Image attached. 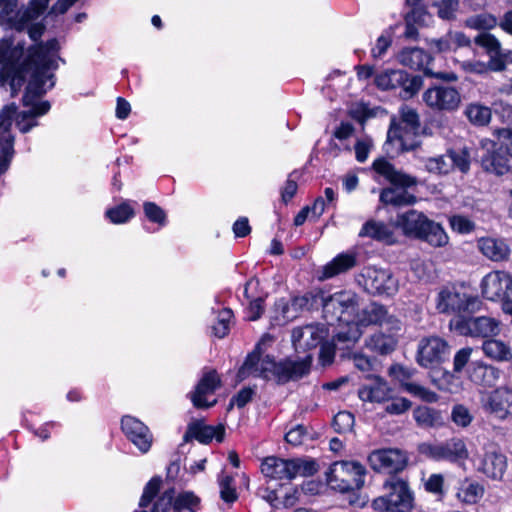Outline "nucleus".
Masks as SVG:
<instances>
[{
    "label": "nucleus",
    "instance_id": "f704fd0d",
    "mask_svg": "<svg viewBox=\"0 0 512 512\" xmlns=\"http://www.w3.org/2000/svg\"><path fill=\"white\" fill-rule=\"evenodd\" d=\"M356 265V256L352 253H341L323 267V278H332L345 273Z\"/></svg>",
    "mask_w": 512,
    "mask_h": 512
},
{
    "label": "nucleus",
    "instance_id": "ea45409f",
    "mask_svg": "<svg viewBox=\"0 0 512 512\" xmlns=\"http://www.w3.org/2000/svg\"><path fill=\"white\" fill-rule=\"evenodd\" d=\"M424 169L435 175H447L451 172V162L448 155H438L423 159Z\"/></svg>",
    "mask_w": 512,
    "mask_h": 512
},
{
    "label": "nucleus",
    "instance_id": "423d86ee",
    "mask_svg": "<svg viewBox=\"0 0 512 512\" xmlns=\"http://www.w3.org/2000/svg\"><path fill=\"white\" fill-rule=\"evenodd\" d=\"M481 304L477 296L467 294L454 285L440 288L435 297V308L439 313L459 317L477 312Z\"/></svg>",
    "mask_w": 512,
    "mask_h": 512
},
{
    "label": "nucleus",
    "instance_id": "6e6552de",
    "mask_svg": "<svg viewBox=\"0 0 512 512\" xmlns=\"http://www.w3.org/2000/svg\"><path fill=\"white\" fill-rule=\"evenodd\" d=\"M261 472L265 477L275 480H291L300 476H311L317 472L314 461L300 459H282L266 457L261 463Z\"/></svg>",
    "mask_w": 512,
    "mask_h": 512
},
{
    "label": "nucleus",
    "instance_id": "3c124183",
    "mask_svg": "<svg viewBox=\"0 0 512 512\" xmlns=\"http://www.w3.org/2000/svg\"><path fill=\"white\" fill-rule=\"evenodd\" d=\"M404 389L413 396H416L426 402L432 403L437 401L438 398L435 392L415 382L405 383Z\"/></svg>",
    "mask_w": 512,
    "mask_h": 512
},
{
    "label": "nucleus",
    "instance_id": "ddd939ff",
    "mask_svg": "<svg viewBox=\"0 0 512 512\" xmlns=\"http://www.w3.org/2000/svg\"><path fill=\"white\" fill-rule=\"evenodd\" d=\"M431 56L421 48H404L398 55V61L413 70H424L428 76L435 77L445 82H456L458 76L453 72L434 73L428 68Z\"/></svg>",
    "mask_w": 512,
    "mask_h": 512
},
{
    "label": "nucleus",
    "instance_id": "0e129e2a",
    "mask_svg": "<svg viewBox=\"0 0 512 512\" xmlns=\"http://www.w3.org/2000/svg\"><path fill=\"white\" fill-rule=\"evenodd\" d=\"M473 349L471 347H464L456 352L453 359V370L459 373L467 365L470 360Z\"/></svg>",
    "mask_w": 512,
    "mask_h": 512
},
{
    "label": "nucleus",
    "instance_id": "2eb2a0df",
    "mask_svg": "<svg viewBox=\"0 0 512 512\" xmlns=\"http://www.w3.org/2000/svg\"><path fill=\"white\" fill-rule=\"evenodd\" d=\"M407 456L398 448H384L370 453L368 461L373 470L386 473H397L407 465Z\"/></svg>",
    "mask_w": 512,
    "mask_h": 512
},
{
    "label": "nucleus",
    "instance_id": "a878e982",
    "mask_svg": "<svg viewBox=\"0 0 512 512\" xmlns=\"http://www.w3.org/2000/svg\"><path fill=\"white\" fill-rule=\"evenodd\" d=\"M365 378L369 383L363 384L358 391V396L362 401L381 403L389 399L391 389L382 377L367 374Z\"/></svg>",
    "mask_w": 512,
    "mask_h": 512
},
{
    "label": "nucleus",
    "instance_id": "603ef678",
    "mask_svg": "<svg viewBox=\"0 0 512 512\" xmlns=\"http://www.w3.org/2000/svg\"><path fill=\"white\" fill-rule=\"evenodd\" d=\"M145 216L149 221L157 223L160 226L166 224V213L165 211L154 202H145L143 204Z\"/></svg>",
    "mask_w": 512,
    "mask_h": 512
},
{
    "label": "nucleus",
    "instance_id": "6e6d98bb",
    "mask_svg": "<svg viewBox=\"0 0 512 512\" xmlns=\"http://www.w3.org/2000/svg\"><path fill=\"white\" fill-rule=\"evenodd\" d=\"M438 8L437 13L441 19L451 20L455 17V13L458 10V0H441L435 3Z\"/></svg>",
    "mask_w": 512,
    "mask_h": 512
},
{
    "label": "nucleus",
    "instance_id": "37998d69",
    "mask_svg": "<svg viewBox=\"0 0 512 512\" xmlns=\"http://www.w3.org/2000/svg\"><path fill=\"white\" fill-rule=\"evenodd\" d=\"M414 419L422 427H433L439 422V414L429 407H418L414 410Z\"/></svg>",
    "mask_w": 512,
    "mask_h": 512
},
{
    "label": "nucleus",
    "instance_id": "0eeeda50",
    "mask_svg": "<svg viewBox=\"0 0 512 512\" xmlns=\"http://www.w3.org/2000/svg\"><path fill=\"white\" fill-rule=\"evenodd\" d=\"M365 475V467L357 461H336L327 472V483L341 493L359 490L364 485Z\"/></svg>",
    "mask_w": 512,
    "mask_h": 512
},
{
    "label": "nucleus",
    "instance_id": "79ce46f5",
    "mask_svg": "<svg viewBox=\"0 0 512 512\" xmlns=\"http://www.w3.org/2000/svg\"><path fill=\"white\" fill-rule=\"evenodd\" d=\"M448 159L451 162V171L454 168L466 173L470 168V155L466 148L459 150H449L447 152Z\"/></svg>",
    "mask_w": 512,
    "mask_h": 512
},
{
    "label": "nucleus",
    "instance_id": "412c9836",
    "mask_svg": "<svg viewBox=\"0 0 512 512\" xmlns=\"http://www.w3.org/2000/svg\"><path fill=\"white\" fill-rule=\"evenodd\" d=\"M481 289L488 300L505 299L512 293V276L504 271L490 272L482 279Z\"/></svg>",
    "mask_w": 512,
    "mask_h": 512
},
{
    "label": "nucleus",
    "instance_id": "cd10ccee",
    "mask_svg": "<svg viewBox=\"0 0 512 512\" xmlns=\"http://www.w3.org/2000/svg\"><path fill=\"white\" fill-rule=\"evenodd\" d=\"M220 386V379L215 371L206 373L199 381L195 391L190 394V399L196 408L212 407L216 401L208 403L206 396L211 395Z\"/></svg>",
    "mask_w": 512,
    "mask_h": 512
},
{
    "label": "nucleus",
    "instance_id": "bb28decb",
    "mask_svg": "<svg viewBox=\"0 0 512 512\" xmlns=\"http://www.w3.org/2000/svg\"><path fill=\"white\" fill-rule=\"evenodd\" d=\"M373 169L391 184L408 188L417 185V178L401 170H397L389 161L384 158L376 159L373 162Z\"/></svg>",
    "mask_w": 512,
    "mask_h": 512
},
{
    "label": "nucleus",
    "instance_id": "13d9d810",
    "mask_svg": "<svg viewBox=\"0 0 512 512\" xmlns=\"http://www.w3.org/2000/svg\"><path fill=\"white\" fill-rule=\"evenodd\" d=\"M232 483L233 478L231 476H223L219 481L220 496L225 502H234L237 499Z\"/></svg>",
    "mask_w": 512,
    "mask_h": 512
},
{
    "label": "nucleus",
    "instance_id": "b1692460",
    "mask_svg": "<svg viewBox=\"0 0 512 512\" xmlns=\"http://www.w3.org/2000/svg\"><path fill=\"white\" fill-rule=\"evenodd\" d=\"M317 298L318 296L307 293L300 296H294L289 302L284 299H280L276 302V310L282 317L283 321H292L302 311L312 308L314 303H316Z\"/></svg>",
    "mask_w": 512,
    "mask_h": 512
},
{
    "label": "nucleus",
    "instance_id": "774afa93",
    "mask_svg": "<svg viewBox=\"0 0 512 512\" xmlns=\"http://www.w3.org/2000/svg\"><path fill=\"white\" fill-rule=\"evenodd\" d=\"M411 402L406 398H394L391 403L387 404L385 411L391 415H400L409 410Z\"/></svg>",
    "mask_w": 512,
    "mask_h": 512
},
{
    "label": "nucleus",
    "instance_id": "e433bc0d",
    "mask_svg": "<svg viewBox=\"0 0 512 512\" xmlns=\"http://www.w3.org/2000/svg\"><path fill=\"white\" fill-rule=\"evenodd\" d=\"M380 201L385 205L401 207L413 205L417 198L404 189L385 188L380 193Z\"/></svg>",
    "mask_w": 512,
    "mask_h": 512
},
{
    "label": "nucleus",
    "instance_id": "a18cd8bd",
    "mask_svg": "<svg viewBox=\"0 0 512 512\" xmlns=\"http://www.w3.org/2000/svg\"><path fill=\"white\" fill-rule=\"evenodd\" d=\"M199 503V498L192 492L179 494L174 502V512H195L194 507Z\"/></svg>",
    "mask_w": 512,
    "mask_h": 512
},
{
    "label": "nucleus",
    "instance_id": "c85d7f7f",
    "mask_svg": "<svg viewBox=\"0 0 512 512\" xmlns=\"http://www.w3.org/2000/svg\"><path fill=\"white\" fill-rule=\"evenodd\" d=\"M225 435V426L218 424L216 426L205 425L202 422H195L188 426V430L184 435V441H188L190 438H195L200 443L208 444L213 439L217 442H222Z\"/></svg>",
    "mask_w": 512,
    "mask_h": 512
},
{
    "label": "nucleus",
    "instance_id": "6ab92c4d",
    "mask_svg": "<svg viewBox=\"0 0 512 512\" xmlns=\"http://www.w3.org/2000/svg\"><path fill=\"white\" fill-rule=\"evenodd\" d=\"M456 329L463 335L488 339L498 336L501 331L500 322L488 316L459 320Z\"/></svg>",
    "mask_w": 512,
    "mask_h": 512
},
{
    "label": "nucleus",
    "instance_id": "4d7b16f0",
    "mask_svg": "<svg viewBox=\"0 0 512 512\" xmlns=\"http://www.w3.org/2000/svg\"><path fill=\"white\" fill-rule=\"evenodd\" d=\"M161 480L152 478L145 486L142 497L139 502L141 508H146L160 489Z\"/></svg>",
    "mask_w": 512,
    "mask_h": 512
},
{
    "label": "nucleus",
    "instance_id": "7c9ffc66",
    "mask_svg": "<svg viewBox=\"0 0 512 512\" xmlns=\"http://www.w3.org/2000/svg\"><path fill=\"white\" fill-rule=\"evenodd\" d=\"M481 350L490 360L497 363L512 361V348L510 344L501 339L492 337L483 341Z\"/></svg>",
    "mask_w": 512,
    "mask_h": 512
},
{
    "label": "nucleus",
    "instance_id": "bf43d9fd",
    "mask_svg": "<svg viewBox=\"0 0 512 512\" xmlns=\"http://www.w3.org/2000/svg\"><path fill=\"white\" fill-rule=\"evenodd\" d=\"M415 369L405 367L400 364L392 365L389 368V374L394 379L398 380L404 386L405 383H409L408 380L413 377Z\"/></svg>",
    "mask_w": 512,
    "mask_h": 512
},
{
    "label": "nucleus",
    "instance_id": "4c0bfd02",
    "mask_svg": "<svg viewBox=\"0 0 512 512\" xmlns=\"http://www.w3.org/2000/svg\"><path fill=\"white\" fill-rule=\"evenodd\" d=\"M365 345L371 351L379 354H389L396 348L397 340L392 335L375 333L366 339Z\"/></svg>",
    "mask_w": 512,
    "mask_h": 512
},
{
    "label": "nucleus",
    "instance_id": "e2e57ef3",
    "mask_svg": "<svg viewBox=\"0 0 512 512\" xmlns=\"http://www.w3.org/2000/svg\"><path fill=\"white\" fill-rule=\"evenodd\" d=\"M373 146L372 139L365 137L357 140L355 144V156L358 162L363 163L367 160L368 154Z\"/></svg>",
    "mask_w": 512,
    "mask_h": 512
},
{
    "label": "nucleus",
    "instance_id": "4468645a",
    "mask_svg": "<svg viewBox=\"0 0 512 512\" xmlns=\"http://www.w3.org/2000/svg\"><path fill=\"white\" fill-rule=\"evenodd\" d=\"M450 347L447 341L438 336H429L418 344L417 362L420 366L429 368L442 363L449 355Z\"/></svg>",
    "mask_w": 512,
    "mask_h": 512
},
{
    "label": "nucleus",
    "instance_id": "5701e85b",
    "mask_svg": "<svg viewBox=\"0 0 512 512\" xmlns=\"http://www.w3.org/2000/svg\"><path fill=\"white\" fill-rule=\"evenodd\" d=\"M50 0H31L27 7L15 9L12 17L5 24L21 31L35 23L34 21L43 14Z\"/></svg>",
    "mask_w": 512,
    "mask_h": 512
},
{
    "label": "nucleus",
    "instance_id": "4be33fe9",
    "mask_svg": "<svg viewBox=\"0 0 512 512\" xmlns=\"http://www.w3.org/2000/svg\"><path fill=\"white\" fill-rule=\"evenodd\" d=\"M121 427L126 437L142 453H147L150 450L153 437L149 428L143 422L132 416H124Z\"/></svg>",
    "mask_w": 512,
    "mask_h": 512
},
{
    "label": "nucleus",
    "instance_id": "5fc2aeb1",
    "mask_svg": "<svg viewBox=\"0 0 512 512\" xmlns=\"http://www.w3.org/2000/svg\"><path fill=\"white\" fill-rule=\"evenodd\" d=\"M452 421L460 427H467L471 424L473 416L464 405H455L451 412Z\"/></svg>",
    "mask_w": 512,
    "mask_h": 512
},
{
    "label": "nucleus",
    "instance_id": "69168bd1",
    "mask_svg": "<svg viewBox=\"0 0 512 512\" xmlns=\"http://www.w3.org/2000/svg\"><path fill=\"white\" fill-rule=\"evenodd\" d=\"M254 395V390L245 387L241 389L231 400L228 406V410H231L234 405L238 408H243L247 403H249Z\"/></svg>",
    "mask_w": 512,
    "mask_h": 512
},
{
    "label": "nucleus",
    "instance_id": "473e14b6",
    "mask_svg": "<svg viewBox=\"0 0 512 512\" xmlns=\"http://www.w3.org/2000/svg\"><path fill=\"white\" fill-rule=\"evenodd\" d=\"M500 377V370L492 365L477 361L472 363L469 378L477 385L492 387Z\"/></svg>",
    "mask_w": 512,
    "mask_h": 512
},
{
    "label": "nucleus",
    "instance_id": "338daca9",
    "mask_svg": "<svg viewBox=\"0 0 512 512\" xmlns=\"http://www.w3.org/2000/svg\"><path fill=\"white\" fill-rule=\"evenodd\" d=\"M450 225L454 231L461 234H467L474 229V223L464 216H453Z\"/></svg>",
    "mask_w": 512,
    "mask_h": 512
},
{
    "label": "nucleus",
    "instance_id": "c9c22d12",
    "mask_svg": "<svg viewBox=\"0 0 512 512\" xmlns=\"http://www.w3.org/2000/svg\"><path fill=\"white\" fill-rule=\"evenodd\" d=\"M337 327L333 331V339L347 347L355 344L361 337L362 331L359 324L352 320L351 322L336 323Z\"/></svg>",
    "mask_w": 512,
    "mask_h": 512
},
{
    "label": "nucleus",
    "instance_id": "052dcab7",
    "mask_svg": "<svg viewBox=\"0 0 512 512\" xmlns=\"http://www.w3.org/2000/svg\"><path fill=\"white\" fill-rule=\"evenodd\" d=\"M459 65H460V68L464 72L469 73V74L481 75V74L486 73L488 70H490L489 63L486 64L479 60H465V61L460 62Z\"/></svg>",
    "mask_w": 512,
    "mask_h": 512
},
{
    "label": "nucleus",
    "instance_id": "8fccbe9b",
    "mask_svg": "<svg viewBox=\"0 0 512 512\" xmlns=\"http://www.w3.org/2000/svg\"><path fill=\"white\" fill-rule=\"evenodd\" d=\"M368 324H382L387 318L386 308L377 303H371L364 311Z\"/></svg>",
    "mask_w": 512,
    "mask_h": 512
},
{
    "label": "nucleus",
    "instance_id": "f03ea898",
    "mask_svg": "<svg viewBox=\"0 0 512 512\" xmlns=\"http://www.w3.org/2000/svg\"><path fill=\"white\" fill-rule=\"evenodd\" d=\"M311 357L298 361L284 360L275 362L269 356L261 358L258 353H251L238 371V377L243 380L249 376L261 377L285 383L296 380L309 372Z\"/></svg>",
    "mask_w": 512,
    "mask_h": 512
},
{
    "label": "nucleus",
    "instance_id": "dca6fc26",
    "mask_svg": "<svg viewBox=\"0 0 512 512\" xmlns=\"http://www.w3.org/2000/svg\"><path fill=\"white\" fill-rule=\"evenodd\" d=\"M362 277L365 289L372 294L393 295L398 290V281L389 270L366 267Z\"/></svg>",
    "mask_w": 512,
    "mask_h": 512
},
{
    "label": "nucleus",
    "instance_id": "864d4df0",
    "mask_svg": "<svg viewBox=\"0 0 512 512\" xmlns=\"http://www.w3.org/2000/svg\"><path fill=\"white\" fill-rule=\"evenodd\" d=\"M354 416L347 411H341L334 416L333 428L338 433H345L352 429Z\"/></svg>",
    "mask_w": 512,
    "mask_h": 512
},
{
    "label": "nucleus",
    "instance_id": "393cba45",
    "mask_svg": "<svg viewBox=\"0 0 512 512\" xmlns=\"http://www.w3.org/2000/svg\"><path fill=\"white\" fill-rule=\"evenodd\" d=\"M506 468L507 460L505 455L494 447L486 449L477 465L479 472L494 480L501 479Z\"/></svg>",
    "mask_w": 512,
    "mask_h": 512
},
{
    "label": "nucleus",
    "instance_id": "20e7f679",
    "mask_svg": "<svg viewBox=\"0 0 512 512\" xmlns=\"http://www.w3.org/2000/svg\"><path fill=\"white\" fill-rule=\"evenodd\" d=\"M400 121L392 120L387 132L386 144L396 143L397 151H412L419 145L417 133L420 128V117L416 109L404 105L399 110Z\"/></svg>",
    "mask_w": 512,
    "mask_h": 512
},
{
    "label": "nucleus",
    "instance_id": "aec40b11",
    "mask_svg": "<svg viewBox=\"0 0 512 512\" xmlns=\"http://www.w3.org/2000/svg\"><path fill=\"white\" fill-rule=\"evenodd\" d=\"M328 335L325 324L312 323L294 328L291 337L296 350L306 351L316 348Z\"/></svg>",
    "mask_w": 512,
    "mask_h": 512
},
{
    "label": "nucleus",
    "instance_id": "9b49d317",
    "mask_svg": "<svg viewBox=\"0 0 512 512\" xmlns=\"http://www.w3.org/2000/svg\"><path fill=\"white\" fill-rule=\"evenodd\" d=\"M422 100L435 112H454L460 106L461 94L455 87L434 85L423 92Z\"/></svg>",
    "mask_w": 512,
    "mask_h": 512
},
{
    "label": "nucleus",
    "instance_id": "7ed1b4c3",
    "mask_svg": "<svg viewBox=\"0 0 512 512\" xmlns=\"http://www.w3.org/2000/svg\"><path fill=\"white\" fill-rule=\"evenodd\" d=\"M394 226L400 228L404 235L420 239L434 247H443L449 241L448 235L440 224L414 209L398 214Z\"/></svg>",
    "mask_w": 512,
    "mask_h": 512
},
{
    "label": "nucleus",
    "instance_id": "a211bd4d",
    "mask_svg": "<svg viewBox=\"0 0 512 512\" xmlns=\"http://www.w3.org/2000/svg\"><path fill=\"white\" fill-rule=\"evenodd\" d=\"M480 161L487 172L503 175L509 171L508 152L491 140L481 142Z\"/></svg>",
    "mask_w": 512,
    "mask_h": 512
},
{
    "label": "nucleus",
    "instance_id": "09e8293b",
    "mask_svg": "<svg viewBox=\"0 0 512 512\" xmlns=\"http://www.w3.org/2000/svg\"><path fill=\"white\" fill-rule=\"evenodd\" d=\"M512 64V50H500L489 59V68L492 71L500 72Z\"/></svg>",
    "mask_w": 512,
    "mask_h": 512
},
{
    "label": "nucleus",
    "instance_id": "680f3d73",
    "mask_svg": "<svg viewBox=\"0 0 512 512\" xmlns=\"http://www.w3.org/2000/svg\"><path fill=\"white\" fill-rule=\"evenodd\" d=\"M308 433L306 427L303 425H297L296 427L289 430L285 435V440L294 446L301 445L307 438Z\"/></svg>",
    "mask_w": 512,
    "mask_h": 512
},
{
    "label": "nucleus",
    "instance_id": "a19ab883",
    "mask_svg": "<svg viewBox=\"0 0 512 512\" xmlns=\"http://www.w3.org/2000/svg\"><path fill=\"white\" fill-rule=\"evenodd\" d=\"M135 215L134 209L129 203L123 202L122 204L110 208L106 211V216L114 224H123L128 222Z\"/></svg>",
    "mask_w": 512,
    "mask_h": 512
},
{
    "label": "nucleus",
    "instance_id": "2f4dec72",
    "mask_svg": "<svg viewBox=\"0 0 512 512\" xmlns=\"http://www.w3.org/2000/svg\"><path fill=\"white\" fill-rule=\"evenodd\" d=\"M478 248L485 257L495 262L505 261L510 255V248L503 239L480 238Z\"/></svg>",
    "mask_w": 512,
    "mask_h": 512
},
{
    "label": "nucleus",
    "instance_id": "f8f14e48",
    "mask_svg": "<svg viewBox=\"0 0 512 512\" xmlns=\"http://www.w3.org/2000/svg\"><path fill=\"white\" fill-rule=\"evenodd\" d=\"M422 452L436 461H449L460 464L468 458V450L465 442L460 438H451L444 442L425 444Z\"/></svg>",
    "mask_w": 512,
    "mask_h": 512
},
{
    "label": "nucleus",
    "instance_id": "de8ad7c7",
    "mask_svg": "<svg viewBox=\"0 0 512 512\" xmlns=\"http://www.w3.org/2000/svg\"><path fill=\"white\" fill-rule=\"evenodd\" d=\"M475 43L486 50L489 59H492V56L501 48L500 41L490 33L479 34L475 38Z\"/></svg>",
    "mask_w": 512,
    "mask_h": 512
},
{
    "label": "nucleus",
    "instance_id": "49530a36",
    "mask_svg": "<svg viewBox=\"0 0 512 512\" xmlns=\"http://www.w3.org/2000/svg\"><path fill=\"white\" fill-rule=\"evenodd\" d=\"M233 317L231 309L221 310L217 317V323L213 326V333L218 338H223L229 333L230 322Z\"/></svg>",
    "mask_w": 512,
    "mask_h": 512
},
{
    "label": "nucleus",
    "instance_id": "1a4fd4ad",
    "mask_svg": "<svg viewBox=\"0 0 512 512\" xmlns=\"http://www.w3.org/2000/svg\"><path fill=\"white\" fill-rule=\"evenodd\" d=\"M480 407L483 412L500 421L512 420V388L499 386L480 393Z\"/></svg>",
    "mask_w": 512,
    "mask_h": 512
},
{
    "label": "nucleus",
    "instance_id": "39448f33",
    "mask_svg": "<svg viewBox=\"0 0 512 512\" xmlns=\"http://www.w3.org/2000/svg\"><path fill=\"white\" fill-rule=\"evenodd\" d=\"M320 298L323 317L330 326L341 322H351L355 320L359 309V298L356 293L350 290L335 292L325 296L321 294Z\"/></svg>",
    "mask_w": 512,
    "mask_h": 512
},
{
    "label": "nucleus",
    "instance_id": "f3484780",
    "mask_svg": "<svg viewBox=\"0 0 512 512\" xmlns=\"http://www.w3.org/2000/svg\"><path fill=\"white\" fill-rule=\"evenodd\" d=\"M390 491L386 497L374 501L376 508L385 507L391 512H405L412 506V494L406 482L396 480L389 484Z\"/></svg>",
    "mask_w": 512,
    "mask_h": 512
},
{
    "label": "nucleus",
    "instance_id": "72a5a7b5",
    "mask_svg": "<svg viewBox=\"0 0 512 512\" xmlns=\"http://www.w3.org/2000/svg\"><path fill=\"white\" fill-rule=\"evenodd\" d=\"M485 493L483 484L476 480L465 478L457 490V498L466 504H476L479 502Z\"/></svg>",
    "mask_w": 512,
    "mask_h": 512
},
{
    "label": "nucleus",
    "instance_id": "58836bf2",
    "mask_svg": "<svg viewBox=\"0 0 512 512\" xmlns=\"http://www.w3.org/2000/svg\"><path fill=\"white\" fill-rule=\"evenodd\" d=\"M464 114L475 126L487 125L490 122L492 116L491 109L479 103H471L467 105Z\"/></svg>",
    "mask_w": 512,
    "mask_h": 512
},
{
    "label": "nucleus",
    "instance_id": "c03bdc74",
    "mask_svg": "<svg viewBox=\"0 0 512 512\" xmlns=\"http://www.w3.org/2000/svg\"><path fill=\"white\" fill-rule=\"evenodd\" d=\"M465 25L472 29L489 30L497 25V19L491 14L484 13L469 17L466 19Z\"/></svg>",
    "mask_w": 512,
    "mask_h": 512
},
{
    "label": "nucleus",
    "instance_id": "c756f323",
    "mask_svg": "<svg viewBox=\"0 0 512 512\" xmlns=\"http://www.w3.org/2000/svg\"><path fill=\"white\" fill-rule=\"evenodd\" d=\"M360 237H369L375 241L392 245L397 242V237L391 226L374 219L365 222L359 232Z\"/></svg>",
    "mask_w": 512,
    "mask_h": 512
},
{
    "label": "nucleus",
    "instance_id": "9d476101",
    "mask_svg": "<svg viewBox=\"0 0 512 512\" xmlns=\"http://www.w3.org/2000/svg\"><path fill=\"white\" fill-rule=\"evenodd\" d=\"M375 84L382 90L400 88L399 95L407 99L419 91L422 86V79L419 76H410L403 70H388L376 76Z\"/></svg>",
    "mask_w": 512,
    "mask_h": 512
},
{
    "label": "nucleus",
    "instance_id": "f257e3e1",
    "mask_svg": "<svg viewBox=\"0 0 512 512\" xmlns=\"http://www.w3.org/2000/svg\"><path fill=\"white\" fill-rule=\"evenodd\" d=\"M58 50L56 39L31 46L26 54L22 42H15L11 38L0 40V85L9 86L14 97L26 77L30 76L22 99L23 105L29 109L19 112L18 106L10 103L0 110V176L8 170L14 155L13 121L21 133H27L38 125L36 118L50 110L48 101L37 102L36 99L54 86V75L50 71L58 67Z\"/></svg>",
    "mask_w": 512,
    "mask_h": 512
}]
</instances>
